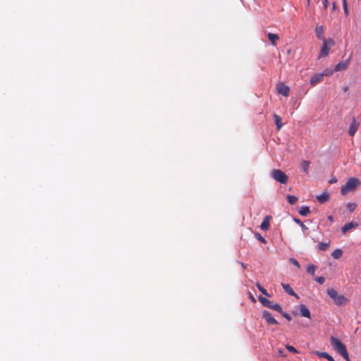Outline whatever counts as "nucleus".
Masks as SVG:
<instances>
[{
  "label": "nucleus",
  "instance_id": "13",
  "mask_svg": "<svg viewBox=\"0 0 361 361\" xmlns=\"http://www.w3.org/2000/svg\"><path fill=\"white\" fill-rule=\"evenodd\" d=\"M300 315L307 318H310V312L305 305H300Z\"/></svg>",
  "mask_w": 361,
  "mask_h": 361
},
{
  "label": "nucleus",
  "instance_id": "9",
  "mask_svg": "<svg viewBox=\"0 0 361 361\" xmlns=\"http://www.w3.org/2000/svg\"><path fill=\"white\" fill-rule=\"evenodd\" d=\"M279 93L281 94L282 95L287 97L289 94V87L283 84H280L277 87Z\"/></svg>",
  "mask_w": 361,
  "mask_h": 361
},
{
  "label": "nucleus",
  "instance_id": "8",
  "mask_svg": "<svg viewBox=\"0 0 361 361\" xmlns=\"http://www.w3.org/2000/svg\"><path fill=\"white\" fill-rule=\"evenodd\" d=\"M350 59V57L348 60L339 62L335 66V68H334L335 71H341L345 70L348 67Z\"/></svg>",
  "mask_w": 361,
  "mask_h": 361
},
{
  "label": "nucleus",
  "instance_id": "16",
  "mask_svg": "<svg viewBox=\"0 0 361 361\" xmlns=\"http://www.w3.org/2000/svg\"><path fill=\"white\" fill-rule=\"evenodd\" d=\"M323 78V74H316L311 78L310 82L312 85H315L316 84L322 81Z\"/></svg>",
  "mask_w": 361,
  "mask_h": 361
},
{
  "label": "nucleus",
  "instance_id": "35",
  "mask_svg": "<svg viewBox=\"0 0 361 361\" xmlns=\"http://www.w3.org/2000/svg\"><path fill=\"white\" fill-rule=\"evenodd\" d=\"M280 312V313L283 315V317H285L288 321H290V320L292 319L291 317H290L288 314H287V313H286V312H283L282 310H281V312Z\"/></svg>",
  "mask_w": 361,
  "mask_h": 361
},
{
  "label": "nucleus",
  "instance_id": "5",
  "mask_svg": "<svg viewBox=\"0 0 361 361\" xmlns=\"http://www.w3.org/2000/svg\"><path fill=\"white\" fill-rule=\"evenodd\" d=\"M330 343L333 348L339 354L346 350L345 344L334 336L330 338Z\"/></svg>",
  "mask_w": 361,
  "mask_h": 361
},
{
  "label": "nucleus",
  "instance_id": "28",
  "mask_svg": "<svg viewBox=\"0 0 361 361\" xmlns=\"http://www.w3.org/2000/svg\"><path fill=\"white\" fill-rule=\"evenodd\" d=\"M357 207V204L355 203L349 202L347 204V208L349 209L350 212H353Z\"/></svg>",
  "mask_w": 361,
  "mask_h": 361
},
{
  "label": "nucleus",
  "instance_id": "20",
  "mask_svg": "<svg viewBox=\"0 0 361 361\" xmlns=\"http://www.w3.org/2000/svg\"><path fill=\"white\" fill-rule=\"evenodd\" d=\"M274 121H275V123L276 126V128L278 130H279L283 125L282 122H281V118L279 115H276V114L274 115Z\"/></svg>",
  "mask_w": 361,
  "mask_h": 361
},
{
  "label": "nucleus",
  "instance_id": "29",
  "mask_svg": "<svg viewBox=\"0 0 361 361\" xmlns=\"http://www.w3.org/2000/svg\"><path fill=\"white\" fill-rule=\"evenodd\" d=\"M259 290L264 295L270 297V295L267 293V290L264 288L262 286H261L259 284L257 285Z\"/></svg>",
  "mask_w": 361,
  "mask_h": 361
},
{
  "label": "nucleus",
  "instance_id": "7",
  "mask_svg": "<svg viewBox=\"0 0 361 361\" xmlns=\"http://www.w3.org/2000/svg\"><path fill=\"white\" fill-rule=\"evenodd\" d=\"M262 317L266 320L268 324H277V321L272 317L271 314L268 311H264L262 313Z\"/></svg>",
  "mask_w": 361,
  "mask_h": 361
},
{
  "label": "nucleus",
  "instance_id": "17",
  "mask_svg": "<svg viewBox=\"0 0 361 361\" xmlns=\"http://www.w3.org/2000/svg\"><path fill=\"white\" fill-rule=\"evenodd\" d=\"M317 199L320 203H324L329 199V195L328 192H323L317 196Z\"/></svg>",
  "mask_w": 361,
  "mask_h": 361
},
{
  "label": "nucleus",
  "instance_id": "41",
  "mask_svg": "<svg viewBox=\"0 0 361 361\" xmlns=\"http://www.w3.org/2000/svg\"><path fill=\"white\" fill-rule=\"evenodd\" d=\"M348 87H345L343 88V91L344 92L348 91Z\"/></svg>",
  "mask_w": 361,
  "mask_h": 361
},
{
  "label": "nucleus",
  "instance_id": "23",
  "mask_svg": "<svg viewBox=\"0 0 361 361\" xmlns=\"http://www.w3.org/2000/svg\"><path fill=\"white\" fill-rule=\"evenodd\" d=\"M314 354L319 357H323L327 359L329 357V354L326 352H320V351H314Z\"/></svg>",
  "mask_w": 361,
  "mask_h": 361
},
{
  "label": "nucleus",
  "instance_id": "33",
  "mask_svg": "<svg viewBox=\"0 0 361 361\" xmlns=\"http://www.w3.org/2000/svg\"><path fill=\"white\" fill-rule=\"evenodd\" d=\"M315 281L319 284H323L325 282V278L323 276H318L315 279Z\"/></svg>",
  "mask_w": 361,
  "mask_h": 361
},
{
  "label": "nucleus",
  "instance_id": "11",
  "mask_svg": "<svg viewBox=\"0 0 361 361\" xmlns=\"http://www.w3.org/2000/svg\"><path fill=\"white\" fill-rule=\"evenodd\" d=\"M270 216H266L260 225V228L263 231H267L269 228Z\"/></svg>",
  "mask_w": 361,
  "mask_h": 361
},
{
  "label": "nucleus",
  "instance_id": "27",
  "mask_svg": "<svg viewBox=\"0 0 361 361\" xmlns=\"http://www.w3.org/2000/svg\"><path fill=\"white\" fill-rule=\"evenodd\" d=\"M329 245V243H320L319 245H318V249L321 251H324L326 250L328 247Z\"/></svg>",
  "mask_w": 361,
  "mask_h": 361
},
{
  "label": "nucleus",
  "instance_id": "26",
  "mask_svg": "<svg viewBox=\"0 0 361 361\" xmlns=\"http://www.w3.org/2000/svg\"><path fill=\"white\" fill-rule=\"evenodd\" d=\"M316 269H317L316 266H314V264H310L307 267V271L308 274L313 276L314 274Z\"/></svg>",
  "mask_w": 361,
  "mask_h": 361
},
{
  "label": "nucleus",
  "instance_id": "22",
  "mask_svg": "<svg viewBox=\"0 0 361 361\" xmlns=\"http://www.w3.org/2000/svg\"><path fill=\"white\" fill-rule=\"evenodd\" d=\"M343 255V251L341 249L335 250L331 255L334 259H339Z\"/></svg>",
  "mask_w": 361,
  "mask_h": 361
},
{
  "label": "nucleus",
  "instance_id": "3",
  "mask_svg": "<svg viewBox=\"0 0 361 361\" xmlns=\"http://www.w3.org/2000/svg\"><path fill=\"white\" fill-rule=\"evenodd\" d=\"M334 45V41L333 39H324L322 46L321 47L319 58L326 56L329 53L331 47Z\"/></svg>",
  "mask_w": 361,
  "mask_h": 361
},
{
  "label": "nucleus",
  "instance_id": "15",
  "mask_svg": "<svg viewBox=\"0 0 361 361\" xmlns=\"http://www.w3.org/2000/svg\"><path fill=\"white\" fill-rule=\"evenodd\" d=\"M315 32H316V35L317 37L319 39H322V41L324 39H326L324 36H323V33H324V27L322 25H317L315 28Z\"/></svg>",
  "mask_w": 361,
  "mask_h": 361
},
{
  "label": "nucleus",
  "instance_id": "38",
  "mask_svg": "<svg viewBox=\"0 0 361 361\" xmlns=\"http://www.w3.org/2000/svg\"><path fill=\"white\" fill-rule=\"evenodd\" d=\"M324 7L326 8L327 7V4H328V1L327 0H324Z\"/></svg>",
  "mask_w": 361,
  "mask_h": 361
},
{
  "label": "nucleus",
  "instance_id": "14",
  "mask_svg": "<svg viewBox=\"0 0 361 361\" xmlns=\"http://www.w3.org/2000/svg\"><path fill=\"white\" fill-rule=\"evenodd\" d=\"M281 286H282L283 290L288 294H289L290 295H293V296H295L296 298H298L297 294L294 292V290L292 289V288L290 287V286L289 284L281 283Z\"/></svg>",
  "mask_w": 361,
  "mask_h": 361
},
{
  "label": "nucleus",
  "instance_id": "44",
  "mask_svg": "<svg viewBox=\"0 0 361 361\" xmlns=\"http://www.w3.org/2000/svg\"><path fill=\"white\" fill-rule=\"evenodd\" d=\"M335 7H336V5H335V4L334 3V4H333V8L334 9V8H335Z\"/></svg>",
  "mask_w": 361,
  "mask_h": 361
},
{
  "label": "nucleus",
  "instance_id": "34",
  "mask_svg": "<svg viewBox=\"0 0 361 361\" xmlns=\"http://www.w3.org/2000/svg\"><path fill=\"white\" fill-rule=\"evenodd\" d=\"M289 261H290V262L291 264H293V265L296 266L298 269H300V264H299L298 262L295 259H294V258H290V259H289Z\"/></svg>",
  "mask_w": 361,
  "mask_h": 361
},
{
  "label": "nucleus",
  "instance_id": "25",
  "mask_svg": "<svg viewBox=\"0 0 361 361\" xmlns=\"http://www.w3.org/2000/svg\"><path fill=\"white\" fill-rule=\"evenodd\" d=\"M293 221L298 224V225H300V226L301 227L302 230L303 231H306L308 229V228L301 221V220H300L299 219H297V218H294L293 219Z\"/></svg>",
  "mask_w": 361,
  "mask_h": 361
},
{
  "label": "nucleus",
  "instance_id": "10",
  "mask_svg": "<svg viewBox=\"0 0 361 361\" xmlns=\"http://www.w3.org/2000/svg\"><path fill=\"white\" fill-rule=\"evenodd\" d=\"M357 127H358V124L356 123V121L354 118L353 122L351 123L349 130H348V133L350 136H353L355 134V133L357 130Z\"/></svg>",
  "mask_w": 361,
  "mask_h": 361
},
{
  "label": "nucleus",
  "instance_id": "21",
  "mask_svg": "<svg viewBox=\"0 0 361 361\" xmlns=\"http://www.w3.org/2000/svg\"><path fill=\"white\" fill-rule=\"evenodd\" d=\"M310 212V208L308 207H302L299 209V214L302 216H307Z\"/></svg>",
  "mask_w": 361,
  "mask_h": 361
},
{
  "label": "nucleus",
  "instance_id": "19",
  "mask_svg": "<svg viewBox=\"0 0 361 361\" xmlns=\"http://www.w3.org/2000/svg\"><path fill=\"white\" fill-rule=\"evenodd\" d=\"M267 37L273 45H275L276 42L279 39L276 34L268 33Z\"/></svg>",
  "mask_w": 361,
  "mask_h": 361
},
{
  "label": "nucleus",
  "instance_id": "24",
  "mask_svg": "<svg viewBox=\"0 0 361 361\" xmlns=\"http://www.w3.org/2000/svg\"><path fill=\"white\" fill-rule=\"evenodd\" d=\"M287 200L289 204H294L298 201V197L293 195H288Z\"/></svg>",
  "mask_w": 361,
  "mask_h": 361
},
{
  "label": "nucleus",
  "instance_id": "1",
  "mask_svg": "<svg viewBox=\"0 0 361 361\" xmlns=\"http://www.w3.org/2000/svg\"><path fill=\"white\" fill-rule=\"evenodd\" d=\"M360 180L355 178H350L346 183L341 187V192L343 195H347L349 192L355 190L359 185Z\"/></svg>",
  "mask_w": 361,
  "mask_h": 361
},
{
  "label": "nucleus",
  "instance_id": "40",
  "mask_svg": "<svg viewBox=\"0 0 361 361\" xmlns=\"http://www.w3.org/2000/svg\"><path fill=\"white\" fill-rule=\"evenodd\" d=\"M336 182V179H334V180H331L329 181L330 183H335Z\"/></svg>",
  "mask_w": 361,
  "mask_h": 361
},
{
  "label": "nucleus",
  "instance_id": "18",
  "mask_svg": "<svg viewBox=\"0 0 361 361\" xmlns=\"http://www.w3.org/2000/svg\"><path fill=\"white\" fill-rule=\"evenodd\" d=\"M310 162L309 161H302L300 164V168L304 173L308 174L309 173V166Z\"/></svg>",
  "mask_w": 361,
  "mask_h": 361
},
{
  "label": "nucleus",
  "instance_id": "32",
  "mask_svg": "<svg viewBox=\"0 0 361 361\" xmlns=\"http://www.w3.org/2000/svg\"><path fill=\"white\" fill-rule=\"evenodd\" d=\"M346 361H350L347 349L340 354Z\"/></svg>",
  "mask_w": 361,
  "mask_h": 361
},
{
  "label": "nucleus",
  "instance_id": "39",
  "mask_svg": "<svg viewBox=\"0 0 361 361\" xmlns=\"http://www.w3.org/2000/svg\"><path fill=\"white\" fill-rule=\"evenodd\" d=\"M328 219H329V221H333V220H334V219H333V217H332L331 216H329L328 217Z\"/></svg>",
  "mask_w": 361,
  "mask_h": 361
},
{
  "label": "nucleus",
  "instance_id": "2",
  "mask_svg": "<svg viewBox=\"0 0 361 361\" xmlns=\"http://www.w3.org/2000/svg\"><path fill=\"white\" fill-rule=\"evenodd\" d=\"M327 294L337 305H344L345 304L347 299L344 295H338L336 290L333 288L328 289Z\"/></svg>",
  "mask_w": 361,
  "mask_h": 361
},
{
  "label": "nucleus",
  "instance_id": "6",
  "mask_svg": "<svg viewBox=\"0 0 361 361\" xmlns=\"http://www.w3.org/2000/svg\"><path fill=\"white\" fill-rule=\"evenodd\" d=\"M259 300L260 301V302L262 304V305L264 307L270 308V309L274 310L277 312H281V307L278 303H273L268 299H267L264 297H262V296L259 297Z\"/></svg>",
  "mask_w": 361,
  "mask_h": 361
},
{
  "label": "nucleus",
  "instance_id": "30",
  "mask_svg": "<svg viewBox=\"0 0 361 361\" xmlns=\"http://www.w3.org/2000/svg\"><path fill=\"white\" fill-rule=\"evenodd\" d=\"M255 236L261 243H264V244L267 243V240H265V238L264 237H262L259 233H255Z\"/></svg>",
  "mask_w": 361,
  "mask_h": 361
},
{
  "label": "nucleus",
  "instance_id": "31",
  "mask_svg": "<svg viewBox=\"0 0 361 361\" xmlns=\"http://www.w3.org/2000/svg\"><path fill=\"white\" fill-rule=\"evenodd\" d=\"M343 1V7L344 10V13L346 16L348 15V4L346 0H342Z\"/></svg>",
  "mask_w": 361,
  "mask_h": 361
},
{
  "label": "nucleus",
  "instance_id": "42",
  "mask_svg": "<svg viewBox=\"0 0 361 361\" xmlns=\"http://www.w3.org/2000/svg\"><path fill=\"white\" fill-rule=\"evenodd\" d=\"M250 298H251L252 301H255V298L252 295H251Z\"/></svg>",
  "mask_w": 361,
  "mask_h": 361
},
{
  "label": "nucleus",
  "instance_id": "4",
  "mask_svg": "<svg viewBox=\"0 0 361 361\" xmlns=\"http://www.w3.org/2000/svg\"><path fill=\"white\" fill-rule=\"evenodd\" d=\"M271 176L280 183H286L288 180V176L280 169H273L271 172Z\"/></svg>",
  "mask_w": 361,
  "mask_h": 361
},
{
  "label": "nucleus",
  "instance_id": "43",
  "mask_svg": "<svg viewBox=\"0 0 361 361\" xmlns=\"http://www.w3.org/2000/svg\"><path fill=\"white\" fill-rule=\"evenodd\" d=\"M241 265H242V267H243V268H245V267H245V265L243 263H241Z\"/></svg>",
  "mask_w": 361,
  "mask_h": 361
},
{
  "label": "nucleus",
  "instance_id": "37",
  "mask_svg": "<svg viewBox=\"0 0 361 361\" xmlns=\"http://www.w3.org/2000/svg\"><path fill=\"white\" fill-rule=\"evenodd\" d=\"M327 360H328L329 361H335V360H334V359L333 358V357H332V356H331V355H329V357H328Z\"/></svg>",
  "mask_w": 361,
  "mask_h": 361
},
{
  "label": "nucleus",
  "instance_id": "12",
  "mask_svg": "<svg viewBox=\"0 0 361 361\" xmlns=\"http://www.w3.org/2000/svg\"><path fill=\"white\" fill-rule=\"evenodd\" d=\"M358 226V224L355 222H350L348 224H346L342 227V232L343 233H345L347 231L350 230L351 228H357Z\"/></svg>",
  "mask_w": 361,
  "mask_h": 361
},
{
  "label": "nucleus",
  "instance_id": "36",
  "mask_svg": "<svg viewBox=\"0 0 361 361\" xmlns=\"http://www.w3.org/2000/svg\"><path fill=\"white\" fill-rule=\"evenodd\" d=\"M286 348L288 350L289 352H291L293 353H295L298 352L297 350L292 345H287Z\"/></svg>",
  "mask_w": 361,
  "mask_h": 361
}]
</instances>
